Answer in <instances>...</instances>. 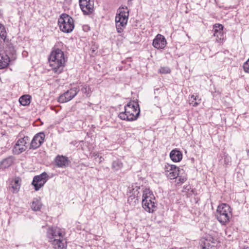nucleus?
<instances>
[{"mask_svg":"<svg viewBox=\"0 0 249 249\" xmlns=\"http://www.w3.org/2000/svg\"><path fill=\"white\" fill-rule=\"evenodd\" d=\"M191 100H192L190 104H192L193 107H196L200 103L201 99H199L198 96L197 95H192Z\"/></svg>","mask_w":249,"mask_h":249,"instance_id":"obj_26","label":"nucleus"},{"mask_svg":"<svg viewBox=\"0 0 249 249\" xmlns=\"http://www.w3.org/2000/svg\"><path fill=\"white\" fill-rule=\"evenodd\" d=\"M58 24L60 29L62 32L66 33L71 32L74 27L73 18L65 13L60 16L58 20Z\"/></svg>","mask_w":249,"mask_h":249,"instance_id":"obj_7","label":"nucleus"},{"mask_svg":"<svg viewBox=\"0 0 249 249\" xmlns=\"http://www.w3.org/2000/svg\"><path fill=\"white\" fill-rule=\"evenodd\" d=\"M155 197L149 189L142 191V205L143 208L148 213H153L156 208Z\"/></svg>","mask_w":249,"mask_h":249,"instance_id":"obj_5","label":"nucleus"},{"mask_svg":"<svg viewBox=\"0 0 249 249\" xmlns=\"http://www.w3.org/2000/svg\"><path fill=\"white\" fill-rule=\"evenodd\" d=\"M222 160H223V157H222V159H220V161L221 162V163H222V162H223Z\"/></svg>","mask_w":249,"mask_h":249,"instance_id":"obj_37","label":"nucleus"},{"mask_svg":"<svg viewBox=\"0 0 249 249\" xmlns=\"http://www.w3.org/2000/svg\"><path fill=\"white\" fill-rule=\"evenodd\" d=\"M223 157H224V164L227 165L229 163V162H230L231 158L229 156L226 155L225 154H224Z\"/></svg>","mask_w":249,"mask_h":249,"instance_id":"obj_31","label":"nucleus"},{"mask_svg":"<svg viewBox=\"0 0 249 249\" xmlns=\"http://www.w3.org/2000/svg\"><path fill=\"white\" fill-rule=\"evenodd\" d=\"M241 249H249V247L247 246H243Z\"/></svg>","mask_w":249,"mask_h":249,"instance_id":"obj_36","label":"nucleus"},{"mask_svg":"<svg viewBox=\"0 0 249 249\" xmlns=\"http://www.w3.org/2000/svg\"><path fill=\"white\" fill-rule=\"evenodd\" d=\"M223 28V26L220 24H215L213 26V36L218 43H221L224 40Z\"/></svg>","mask_w":249,"mask_h":249,"instance_id":"obj_14","label":"nucleus"},{"mask_svg":"<svg viewBox=\"0 0 249 249\" xmlns=\"http://www.w3.org/2000/svg\"><path fill=\"white\" fill-rule=\"evenodd\" d=\"M231 216V209L228 204L221 203L218 205L216 211L215 217L222 225H226Z\"/></svg>","mask_w":249,"mask_h":249,"instance_id":"obj_4","label":"nucleus"},{"mask_svg":"<svg viewBox=\"0 0 249 249\" xmlns=\"http://www.w3.org/2000/svg\"><path fill=\"white\" fill-rule=\"evenodd\" d=\"M4 46H0V69L6 68L9 64L10 59L5 53Z\"/></svg>","mask_w":249,"mask_h":249,"instance_id":"obj_16","label":"nucleus"},{"mask_svg":"<svg viewBox=\"0 0 249 249\" xmlns=\"http://www.w3.org/2000/svg\"><path fill=\"white\" fill-rule=\"evenodd\" d=\"M41 203L37 198L34 199L32 202L31 208L33 210L37 211L40 210L41 208Z\"/></svg>","mask_w":249,"mask_h":249,"instance_id":"obj_25","label":"nucleus"},{"mask_svg":"<svg viewBox=\"0 0 249 249\" xmlns=\"http://www.w3.org/2000/svg\"><path fill=\"white\" fill-rule=\"evenodd\" d=\"M206 248L205 247H203H203H202V249H206Z\"/></svg>","mask_w":249,"mask_h":249,"instance_id":"obj_38","label":"nucleus"},{"mask_svg":"<svg viewBox=\"0 0 249 249\" xmlns=\"http://www.w3.org/2000/svg\"><path fill=\"white\" fill-rule=\"evenodd\" d=\"M45 134L43 132L36 134L32 139L30 145V149H36L38 148L44 142Z\"/></svg>","mask_w":249,"mask_h":249,"instance_id":"obj_13","label":"nucleus"},{"mask_svg":"<svg viewBox=\"0 0 249 249\" xmlns=\"http://www.w3.org/2000/svg\"><path fill=\"white\" fill-rule=\"evenodd\" d=\"M11 188L13 189L11 191L13 193H17L18 192L20 184L19 183V180L18 179H15L13 182L11 184Z\"/></svg>","mask_w":249,"mask_h":249,"instance_id":"obj_24","label":"nucleus"},{"mask_svg":"<svg viewBox=\"0 0 249 249\" xmlns=\"http://www.w3.org/2000/svg\"><path fill=\"white\" fill-rule=\"evenodd\" d=\"M7 33L3 25L0 23V46H4L6 44L7 46L11 53L15 52L14 48L11 43H9V39L6 38Z\"/></svg>","mask_w":249,"mask_h":249,"instance_id":"obj_12","label":"nucleus"},{"mask_svg":"<svg viewBox=\"0 0 249 249\" xmlns=\"http://www.w3.org/2000/svg\"><path fill=\"white\" fill-rule=\"evenodd\" d=\"M104 160V158L102 157H99V163H101V162L103 161V160Z\"/></svg>","mask_w":249,"mask_h":249,"instance_id":"obj_35","label":"nucleus"},{"mask_svg":"<svg viewBox=\"0 0 249 249\" xmlns=\"http://www.w3.org/2000/svg\"><path fill=\"white\" fill-rule=\"evenodd\" d=\"M128 192L131 194L129 196V197H131V199L137 198L138 199L140 197V190L142 191L143 188L141 189L140 186L137 185V184H133L128 188Z\"/></svg>","mask_w":249,"mask_h":249,"instance_id":"obj_18","label":"nucleus"},{"mask_svg":"<svg viewBox=\"0 0 249 249\" xmlns=\"http://www.w3.org/2000/svg\"><path fill=\"white\" fill-rule=\"evenodd\" d=\"M92 156L95 158H98L99 157V155L97 152H94L92 153Z\"/></svg>","mask_w":249,"mask_h":249,"instance_id":"obj_34","label":"nucleus"},{"mask_svg":"<svg viewBox=\"0 0 249 249\" xmlns=\"http://www.w3.org/2000/svg\"><path fill=\"white\" fill-rule=\"evenodd\" d=\"M67 58L59 48H53L49 56L48 61L54 73L59 74L63 70Z\"/></svg>","mask_w":249,"mask_h":249,"instance_id":"obj_1","label":"nucleus"},{"mask_svg":"<svg viewBox=\"0 0 249 249\" xmlns=\"http://www.w3.org/2000/svg\"><path fill=\"white\" fill-rule=\"evenodd\" d=\"M159 72L162 74H167L171 72L170 68L168 67H160L159 70Z\"/></svg>","mask_w":249,"mask_h":249,"instance_id":"obj_28","label":"nucleus"},{"mask_svg":"<svg viewBox=\"0 0 249 249\" xmlns=\"http://www.w3.org/2000/svg\"><path fill=\"white\" fill-rule=\"evenodd\" d=\"M159 90V89H155V93H156V90Z\"/></svg>","mask_w":249,"mask_h":249,"instance_id":"obj_39","label":"nucleus"},{"mask_svg":"<svg viewBox=\"0 0 249 249\" xmlns=\"http://www.w3.org/2000/svg\"><path fill=\"white\" fill-rule=\"evenodd\" d=\"M124 9L123 7H120L115 17L116 30L119 33L123 32L128 21L129 12L123 10Z\"/></svg>","mask_w":249,"mask_h":249,"instance_id":"obj_6","label":"nucleus"},{"mask_svg":"<svg viewBox=\"0 0 249 249\" xmlns=\"http://www.w3.org/2000/svg\"><path fill=\"white\" fill-rule=\"evenodd\" d=\"M164 170V174L170 179L177 178L180 171L179 167H177L176 165L170 164L168 163L165 164Z\"/></svg>","mask_w":249,"mask_h":249,"instance_id":"obj_8","label":"nucleus"},{"mask_svg":"<svg viewBox=\"0 0 249 249\" xmlns=\"http://www.w3.org/2000/svg\"><path fill=\"white\" fill-rule=\"evenodd\" d=\"M47 236L55 249H66V245L61 239L63 238L62 231L59 228H49L47 231Z\"/></svg>","mask_w":249,"mask_h":249,"instance_id":"obj_3","label":"nucleus"},{"mask_svg":"<svg viewBox=\"0 0 249 249\" xmlns=\"http://www.w3.org/2000/svg\"><path fill=\"white\" fill-rule=\"evenodd\" d=\"M123 167V163L122 160L120 159H117L113 160L111 164V169L114 171H117L121 169Z\"/></svg>","mask_w":249,"mask_h":249,"instance_id":"obj_21","label":"nucleus"},{"mask_svg":"<svg viewBox=\"0 0 249 249\" xmlns=\"http://www.w3.org/2000/svg\"><path fill=\"white\" fill-rule=\"evenodd\" d=\"M243 69L246 72L249 73V58L244 63Z\"/></svg>","mask_w":249,"mask_h":249,"instance_id":"obj_29","label":"nucleus"},{"mask_svg":"<svg viewBox=\"0 0 249 249\" xmlns=\"http://www.w3.org/2000/svg\"><path fill=\"white\" fill-rule=\"evenodd\" d=\"M31 96L29 95L26 94L21 96L19 99V102L20 104L24 106H26L30 104Z\"/></svg>","mask_w":249,"mask_h":249,"instance_id":"obj_22","label":"nucleus"},{"mask_svg":"<svg viewBox=\"0 0 249 249\" xmlns=\"http://www.w3.org/2000/svg\"><path fill=\"white\" fill-rule=\"evenodd\" d=\"M140 114V108L138 100L131 101L124 107V111L118 115L119 118L122 120L133 121L136 120Z\"/></svg>","mask_w":249,"mask_h":249,"instance_id":"obj_2","label":"nucleus"},{"mask_svg":"<svg viewBox=\"0 0 249 249\" xmlns=\"http://www.w3.org/2000/svg\"><path fill=\"white\" fill-rule=\"evenodd\" d=\"M167 44L165 37L160 35L158 34L153 40V46L157 49H163Z\"/></svg>","mask_w":249,"mask_h":249,"instance_id":"obj_15","label":"nucleus"},{"mask_svg":"<svg viewBox=\"0 0 249 249\" xmlns=\"http://www.w3.org/2000/svg\"><path fill=\"white\" fill-rule=\"evenodd\" d=\"M49 178L48 174L44 172L39 175L35 176L32 182L35 191H38L42 187Z\"/></svg>","mask_w":249,"mask_h":249,"instance_id":"obj_9","label":"nucleus"},{"mask_svg":"<svg viewBox=\"0 0 249 249\" xmlns=\"http://www.w3.org/2000/svg\"><path fill=\"white\" fill-rule=\"evenodd\" d=\"M81 91L83 93L85 94L87 96H90L91 92L89 86L87 85H85L82 87Z\"/></svg>","mask_w":249,"mask_h":249,"instance_id":"obj_27","label":"nucleus"},{"mask_svg":"<svg viewBox=\"0 0 249 249\" xmlns=\"http://www.w3.org/2000/svg\"><path fill=\"white\" fill-rule=\"evenodd\" d=\"M55 166L59 168H66L71 163L68 158L63 155H57L54 160Z\"/></svg>","mask_w":249,"mask_h":249,"instance_id":"obj_17","label":"nucleus"},{"mask_svg":"<svg viewBox=\"0 0 249 249\" xmlns=\"http://www.w3.org/2000/svg\"><path fill=\"white\" fill-rule=\"evenodd\" d=\"M94 51H95L94 49H93V50H92V53H93Z\"/></svg>","mask_w":249,"mask_h":249,"instance_id":"obj_40","label":"nucleus"},{"mask_svg":"<svg viewBox=\"0 0 249 249\" xmlns=\"http://www.w3.org/2000/svg\"><path fill=\"white\" fill-rule=\"evenodd\" d=\"M170 158L174 162H179L182 159V153L179 150L175 148L170 152Z\"/></svg>","mask_w":249,"mask_h":249,"instance_id":"obj_19","label":"nucleus"},{"mask_svg":"<svg viewBox=\"0 0 249 249\" xmlns=\"http://www.w3.org/2000/svg\"><path fill=\"white\" fill-rule=\"evenodd\" d=\"M14 160V158L13 156H9L3 159L0 162V168L5 169L9 167L12 164Z\"/></svg>","mask_w":249,"mask_h":249,"instance_id":"obj_20","label":"nucleus"},{"mask_svg":"<svg viewBox=\"0 0 249 249\" xmlns=\"http://www.w3.org/2000/svg\"><path fill=\"white\" fill-rule=\"evenodd\" d=\"M79 5L84 15H89L94 11L93 0H79Z\"/></svg>","mask_w":249,"mask_h":249,"instance_id":"obj_11","label":"nucleus"},{"mask_svg":"<svg viewBox=\"0 0 249 249\" xmlns=\"http://www.w3.org/2000/svg\"><path fill=\"white\" fill-rule=\"evenodd\" d=\"M26 149V146H21L19 144L16 143L13 149V152L15 155H19L25 151Z\"/></svg>","mask_w":249,"mask_h":249,"instance_id":"obj_23","label":"nucleus"},{"mask_svg":"<svg viewBox=\"0 0 249 249\" xmlns=\"http://www.w3.org/2000/svg\"><path fill=\"white\" fill-rule=\"evenodd\" d=\"M22 139L25 140V142H26V144L29 142L30 140V139L28 136H24Z\"/></svg>","mask_w":249,"mask_h":249,"instance_id":"obj_33","label":"nucleus"},{"mask_svg":"<svg viewBox=\"0 0 249 249\" xmlns=\"http://www.w3.org/2000/svg\"><path fill=\"white\" fill-rule=\"evenodd\" d=\"M178 177V183H182L184 182L186 180V178L185 177H182L181 176H179V175Z\"/></svg>","mask_w":249,"mask_h":249,"instance_id":"obj_32","label":"nucleus"},{"mask_svg":"<svg viewBox=\"0 0 249 249\" xmlns=\"http://www.w3.org/2000/svg\"><path fill=\"white\" fill-rule=\"evenodd\" d=\"M79 89L77 88H73L68 90L58 98V101L60 103H66L72 99L78 93Z\"/></svg>","mask_w":249,"mask_h":249,"instance_id":"obj_10","label":"nucleus"},{"mask_svg":"<svg viewBox=\"0 0 249 249\" xmlns=\"http://www.w3.org/2000/svg\"><path fill=\"white\" fill-rule=\"evenodd\" d=\"M16 143L19 144V145L20 146H26V142H25V140L23 139L22 138L21 139H19L18 141L17 142H16Z\"/></svg>","mask_w":249,"mask_h":249,"instance_id":"obj_30","label":"nucleus"}]
</instances>
